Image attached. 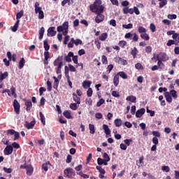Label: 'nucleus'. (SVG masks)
<instances>
[{
	"label": "nucleus",
	"mask_w": 179,
	"mask_h": 179,
	"mask_svg": "<svg viewBox=\"0 0 179 179\" xmlns=\"http://www.w3.org/2000/svg\"><path fill=\"white\" fill-rule=\"evenodd\" d=\"M103 157L106 162H110V156H108V154L106 152H104L103 154Z\"/></svg>",
	"instance_id": "61"
},
{
	"label": "nucleus",
	"mask_w": 179,
	"mask_h": 179,
	"mask_svg": "<svg viewBox=\"0 0 179 179\" xmlns=\"http://www.w3.org/2000/svg\"><path fill=\"white\" fill-rule=\"evenodd\" d=\"M172 38H173V41H175L176 43L179 44V34L175 32V34L172 36Z\"/></svg>",
	"instance_id": "42"
},
{
	"label": "nucleus",
	"mask_w": 179,
	"mask_h": 179,
	"mask_svg": "<svg viewBox=\"0 0 179 179\" xmlns=\"http://www.w3.org/2000/svg\"><path fill=\"white\" fill-rule=\"evenodd\" d=\"M3 153L6 156H9L13 153V147L12 145H7L3 150Z\"/></svg>",
	"instance_id": "8"
},
{
	"label": "nucleus",
	"mask_w": 179,
	"mask_h": 179,
	"mask_svg": "<svg viewBox=\"0 0 179 179\" xmlns=\"http://www.w3.org/2000/svg\"><path fill=\"white\" fill-rule=\"evenodd\" d=\"M63 115L67 118V120H72V115L71 114V110H65L63 113Z\"/></svg>",
	"instance_id": "21"
},
{
	"label": "nucleus",
	"mask_w": 179,
	"mask_h": 179,
	"mask_svg": "<svg viewBox=\"0 0 179 179\" xmlns=\"http://www.w3.org/2000/svg\"><path fill=\"white\" fill-rule=\"evenodd\" d=\"M75 175V171H73L72 168H69L64 171V176L66 178H71L73 176Z\"/></svg>",
	"instance_id": "4"
},
{
	"label": "nucleus",
	"mask_w": 179,
	"mask_h": 179,
	"mask_svg": "<svg viewBox=\"0 0 179 179\" xmlns=\"http://www.w3.org/2000/svg\"><path fill=\"white\" fill-rule=\"evenodd\" d=\"M75 38H71L70 42L68 43L69 48H73V44H75Z\"/></svg>",
	"instance_id": "47"
},
{
	"label": "nucleus",
	"mask_w": 179,
	"mask_h": 179,
	"mask_svg": "<svg viewBox=\"0 0 179 179\" xmlns=\"http://www.w3.org/2000/svg\"><path fill=\"white\" fill-rule=\"evenodd\" d=\"M57 34V31H55V27H51L48 29V36L50 37H54Z\"/></svg>",
	"instance_id": "12"
},
{
	"label": "nucleus",
	"mask_w": 179,
	"mask_h": 179,
	"mask_svg": "<svg viewBox=\"0 0 179 179\" xmlns=\"http://www.w3.org/2000/svg\"><path fill=\"white\" fill-rule=\"evenodd\" d=\"M34 125H36L35 120H32L31 122L26 121L24 127L27 128V129H33V128H34Z\"/></svg>",
	"instance_id": "9"
},
{
	"label": "nucleus",
	"mask_w": 179,
	"mask_h": 179,
	"mask_svg": "<svg viewBox=\"0 0 179 179\" xmlns=\"http://www.w3.org/2000/svg\"><path fill=\"white\" fill-rule=\"evenodd\" d=\"M72 57H73V53L72 52H69L68 55L65 57L66 62H72Z\"/></svg>",
	"instance_id": "18"
},
{
	"label": "nucleus",
	"mask_w": 179,
	"mask_h": 179,
	"mask_svg": "<svg viewBox=\"0 0 179 179\" xmlns=\"http://www.w3.org/2000/svg\"><path fill=\"white\" fill-rule=\"evenodd\" d=\"M141 38H142V40H145V41H149V40H150V37L149 36V34L144 33V34H141L140 35Z\"/></svg>",
	"instance_id": "24"
},
{
	"label": "nucleus",
	"mask_w": 179,
	"mask_h": 179,
	"mask_svg": "<svg viewBox=\"0 0 179 179\" xmlns=\"http://www.w3.org/2000/svg\"><path fill=\"white\" fill-rule=\"evenodd\" d=\"M153 136H155V138H160V132L157 131H152Z\"/></svg>",
	"instance_id": "64"
},
{
	"label": "nucleus",
	"mask_w": 179,
	"mask_h": 179,
	"mask_svg": "<svg viewBox=\"0 0 179 179\" xmlns=\"http://www.w3.org/2000/svg\"><path fill=\"white\" fill-rule=\"evenodd\" d=\"M159 59L163 61V62H166V61H169V57H168L166 52H160L159 55Z\"/></svg>",
	"instance_id": "11"
},
{
	"label": "nucleus",
	"mask_w": 179,
	"mask_h": 179,
	"mask_svg": "<svg viewBox=\"0 0 179 179\" xmlns=\"http://www.w3.org/2000/svg\"><path fill=\"white\" fill-rule=\"evenodd\" d=\"M46 85L48 86V92H51V90H52V84H51V82L48 80Z\"/></svg>",
	"instance_id": "51"
},
{
	"label": "nucleus",
	"mask_w": 179,
	"mask_h": 179,
	"mask_svg": "<svg viewBox=\"0 0 179 179\" xmlns=\"http://www.w3.org/2000/svg\"><path fill=\"white\" fill-rule=\"evenodd\" d=\"M101 61L102 64H103L104 65H107V64H108V60L107 59V57H106V55H102Z\"/></svg>",
	"instance_id": "48"
},
{
	"label": "nucleus",
	"mask_w": 179,
	"mask_h": 179,
	"mask_svg": "<svg viewBox=\"0 0 179 179\" xmlns=\"http://www.w3.org/2000/svg\"><path fill=\"white\" fill-rule=\"evenodd\" d=\"M178 45V43H177V42L175 41V40H169L167 43H166V45L168 47H171V45Z\"/></svg>",
	"instance_id": "33"
},
{
	"label": "nucleus",
	"mask_w": 179,
	"mask_h": 179,
	"mask_svg": "<svg viewBox=\"0 0 179 179\" xmlns=\"http://www.w3.org/2000/svg\"><path fill=\"white\" fill-rule=\"evenodd\" d=\"M119 45L122 48H124L125 45H127V41H120L119 42Z\"/></svg>",
	"instance_id": "58"
},
{
	"label": "nucleus",
	"mask_w": 179,
	"mask_h": 179,
	"mask_svg": "<svg viewBox=\"0 0 179 179\" xmlns=\"http://www.w3.org/2000/svg\"><path fill=\"white\" fill-rule=\"evenodd\" d=\"M157 60L158 68L159 69H163V68H164V63L163 62V60L159 59V57H157Z\"/></svg>",
	"instance_id": "35"
},
{
	"label": "nucleus",
	"mask_w": 179,
	"mask_h": 179,
	"mask_svg": "<svg viewBox=\"0 0 179 179\" xmlns=\"http://www.w3.org/2000/svg\"><path fill=\"white\" fill-rule=\"evenodd\" d=\"M114 68V66L113 64H109L107 67L106 72L107 73H110Z\"/></svg>",
	"instance_id": "57"
},
{
	"label": "nucleus",
	"mask_w": 179,
	"mask_h": 179,
	"mask_svg": "<svg viewBox=\"0 0 179 179\" xmlns=\"http://www.w3.org/2000/svg\"><path fill=\"white\" fill-rule=\"evenodd\" d=\"M64 56H58L53 62L54 66H57L55 69L57 75H59V73H61V69H62V66H64V62H62Z\"/></svg>",
	"instance_id": "2"
},
{
	"label": "nucleus",
	"mask_w": 179,
	"mask_h": 179,
	"mask_svg": "<svg viewBox=\"0 0 179 179\" xmlns=\"http://www.w3.org/2000/svg\"><path fill=\"white\" fill-rule=\"evenodd\" d=\"M19 23H20V20H17L13 27H11L12 31H17V29H19Z\"/></svg>",
	"instance_id": "26"
},
{
	"label": "nucleus",
	"mask_w": 179,
	"mask_h": 179,
	"mask_svg": "<svg viewBox=\"0 0 179 179\" xmlns=\"http://www.w3.org/2000/svg\"><path fill=\"white\" fill-rule=\"evenodd\" d=\"M137 54H138V49L136 48V47H134L131 51V55H132L134 59L136 58Z\"/></svg>",
	"instance_id": "28"
},
{
	"label": "nucleus",
	"mask_w": 179,
	"mask_h": 179,
	"mask_svg": "<svg viewBox=\"0 0 179 179\" xmlns=\"http://www.w3.org/2000/svg\"><path fill=\"white\" fill-rule=\"evenodd\" d=\"M48 164H49V166H51V163H50V162L43 164L42 169L44 170L45 171H48Z\"/></svg>",
	"instance_id": "41"
},
{
	"label": "nucleus",
	"mask_w": 179,
	"mask_h": 179,
	"mask_svg": "<svg viewBox=\"0 0 179 179\" xmlns=\"http://www.w3.org/2000/svg\"><path fill=\"white\" fill-rule=\"evenodd\" d=\"M122 27L124 29H132V27H134V25L131 23L127 24H122Z\"/></svg>",
	"instance_id": "59"
},
{
	"label": "nucleus",
	"mask_w": 179,
	"mask_h": 179,
	"mask_svg": "<svg viewBox=\"0 0 179 179\" xmlns=\"http://www.w3.org/2000/svg\"><path fill=\"white\" fill-rule=\"evenodd\" d=\"M34 8H35V13H39L40 12L43 11V8L40 7V3L37 1L35 3Z\"/></svg>",
	"instance_id": "17"
},
{
	"label": "nucleus",
	"mask_w": 179,
	"mask_h": 179,
	"mask_svg": "<svg viewBox=\"0 0 179 179\" xmlns=\"http://www.w3.org/2000/svg\"><path fill=\"white\" fill-rule=\"evenodd\" d=\"M44 57H45V59L46 61H48V59L50 58V52H48V50H46L45 52H44Z\"/></svg>",
	"instance_id": "62"
},
{
	"label": "nucleus",
	"mask_w": 179,
	"mask_h": 179,
	"mask_svg": "<svg viewBox=\"0 0 179 179\" xmlns=\"http://www.w3.org/2000/svg\"><path fill=\"white\" fill-rule=\"evenodd\" d=\"M87 96L88 97H92V96H93V90H92V88H88L87 91Z\"/></svg>",
	"instance_id": "55"
},
{
	"label": "nucleus",
	"mask_w": 179,
	"mask_h": 179,
	"mask_svg": "<svg viewBox=\"0 0 179 179\" xmlns=\"http://www.w3.org/2000/svg\"><path fill=\"white\" fill-rule=\"evenodd\" d=\"M71 162H72V156L71 155H68L66 159V163L69 164Z\"/></svg>",
	"instance_id": "63"
},
{
	"label": "nucleus",
	"mask_w": 179,
	"mask_h": 179,
	"mask_svg": "<svg viewBox=\"0 0 179 179\" xmlns=\"http://www.w3.org/2000/svg\"><path fill=\"white\" fill-rule=\"evenodd\" d=\"M26 170L27 176H31V174H33V166L28 165Z\"/></svg>",
	"instance_id": "31"
},
{
	"label": "nucleus",
	"mask_w": 179,
	"mask_h": 179,
	"mask_svg": "<svg viewBox=\"0 0 179 179\" xmlns=\"http://www.w3.org/2000/svg\"><path fill=\"white\" fill-rule=\"evenodd\" d=\"M157 57L159 58V55H156V53H154L153 57L151 58V59L152 61H154V62H157V61L159 62Z\"/></svg>",
	"instance_id": "56"
},
{
	"label": "nucleus",
	"mask_w": 179,
	"mask_h": 179,
	"mask_svg": "<svg viewBox=\"0 0 179 179\" xmlns=\"http://www.w3.org/2000/svg\"><path fill=\"white\" fill-rule=\"evenodd\" d=\"M164 96L168 103H171V101H173V98H171V95L170 94V92H165Z\"/></svg>",
	"instance_id": "19"
},
{
	"label": "nucleus",
	"mask_w": 179,
	"mask_h": 179,
	"mask_svg": "<svg viewBox=\"0 0 179 179\" xmlns=\"http://www.w3.org/2000/svg\"><path fill=\"white\" fill-rule=\"evenodd\" d=\"M90 134H94L96 132L94 129V124H89Z\"/></svg>",
	"instance_id": "43"
},
{
	"label": "nucleus",
	"mask_w": 179,
	"mask_h": 179,
	"mask_svg": "<svg viewBox=\"0 0 179 179\" xmlns=\"http://www.w3.org/2000/svg\"><path fill=\"white\" fill-rule=\"evenodd\" d=\"M108 161H106V159H101L100 157H99L97 159V163L99 166H101L102 164H103L104 166H107Z\"/></svg>",
	"instance_id": "20"
},
{
	"label": "nucleus",
	"mask_w": 179,
	"mask_h": 179,
	"mask_svg": "<svg viewBox=\"0 0 179 179\" xmlns=\"http://www.w3.org/2000/svg\"><path fill=\"white\" fill-rule=\"evenodd\" d=\"M73 96L74 101L77 103V104H80V97L78 96V95H76L75 93L73 94Z\"/></svg>",
	"instance_id": "38"
},
{
	"label": "nucleus",
	"mask_w": 179,
	"mask_h": 179,
	"mask_svg": "<svg viewBox=\"0 0 179 179\" xmlns=\"http://www.w3.org/2000/svg\"><path fill=\"white\" fill-rule=\"evenodd\" d=\"M39 117L41 122H42L43 125H45V117L44 116V114H43V112L39 113Z\"/></svg>",
	"instance_id": "32"
},
{
	"label": "nucleus",
	"mask_w": 179,
	"mask_h": 179,
	"mask_svg": "<svg viewBox=\"0 0 179 179\" xmlns=\"http://www.w3.org/2000/svg\"><path fill=\"white\" fill-rule=\"evenodd\" d=\"M118 76H120L122 79H128V76L124 71H120L117 73Z\"/></svg>",
	"instance_id": "34"
},
{
	"label": "nucleus",
	"mask_w": 179,
	"mask_h": 179,
	"mask_svg": "<svg viewBox=\"0 0 179 179\" xmlns=\"http://www.w3.org/2000/svg\"><path fill=\"white\" fill-rule=\"evenodd\" d=\"M115 127H120L122 125V120L121 119H116L114 120Z\"/></svg>",
	"instance_id": "40"
},
{
	"label": "nucleus",
	"mask_w": 179,
	"mask_h": 179,
	"mask_svg": "<svg viewBox=\"0 0 179 179\" xmlns=\"http://www.w3.org/2000/svg\"><path fill=\"white\" fill-rule=\"evenodd\" d=\"M69 29V22L68 21L64 22L62 25L57 27V31L58 33H61L62 31H64V30H67Z\"/></svg>",
	"instance_id": "5"
},
{
	"label": "nucleus",
	"mask_w": 179,
	"mask_h": 179,
	"mask_svg": "<svg viewBox=\"0 0 179 179\" xmlns=\"http://www.w3.org/2000/svg\"><path fill=\"white\" fill-rule=\"evenodd\" d=\"M123 13L127 15L129 13L130 15H134V8H129V7H125L123 8Z\"/></svg>",
	"instance_id": "16"
},
{
	"label": "nucleus",
	"mask_w": 179,
	"mask_h": 179,
	"mask_svg": "<svg viewBox=\"0 0 179 179\" xmlns=\"http://www.w3.org/2000/svg\"><path fill=\"white\" fill-rule=\"evenodd\" d=\"M107 37H108V34H107V33H103L99 36V39L101 41H106V40H107Z\"/></svg>",
	"instance_id": "27"
},
{
	"label": "nucleus",
	"mask_w": 179,
	"mask_h": 179,
	"mask_svg": "<svg viewBox=\"0 0 179 179\" xmlns=\"http://www.w3.org/2000/svg\"><path fill=\"white\" fill-rule=\"evenodd\" d=\"M169 94H171V96H172L173 99H177V97H178V96L177 95V91L174 90H171L169 92Z\"/></svg>",
	"instance_id": "45"
},
{
	"label": "nucleus",
	"mask_w": 179,
	"mask_h": 179,
	"mask_svg": "<svg viewBox=\"0 0 179 179\" xmlns=\"http://www.w3.org/2000/svg\"><path fill=\"white\" fill-rule=\"evenodd\" d=\"M132 36H133V38H132L133 41L136 42L138 41V40H139V36H138V34H136V33H134L133 34L131 32L127 33L124 35V38H131Z\"/></svg>",
	"instance_id": "6"
},
{
	"label": "nucleus",
	"mask_w": 179,
	"mask_h": 179,
	"mask_svg": "<svg viewBox=\"0 0 179 179\" xmlns=\"http://www.w3.org/2000/svg\"><path fill=\"white\" fill-rule=\"evenodd\" d=\"M102 128H103L106 136H111V130H110V128H108V125L103 124Z\"/></svg>",
	"instance_id": "15"
},
{
	"label": "nucleus",
	"mask_w": 179,
	"mask_h": 179,
	"mask_svg": "<svg viewBox=\"0 0 179 179\" xmlns=\"http://www.w3.org/2000/svg\"><path fill=\"white\" fill-rule=\"evenodd\" d=\"M127 101H131V103H136V96L131 95V96H128L126 98Z\"/></svg>",
	"instance_id": "23"
},
{
	"label": "nucleus",
	"mask_w": 179,
	"mask_h": 179,
	"mask_svg": "<svg viewBox=\"0 0 179 179\" xmlns=\"http://www.w3.org/2000/svg\"><path fill=\"white\" fill-rule=\"evenodd\" d=\"M24 101H25V106H26V111H30L31 110V108L33 107V103H31V101L24 99Z\"/></svg>",
	"instance_id": "14"
},
{
	"label": "nucleus",
	"mask_w": 179,
	"mask_h": 179,
	"mask_svg": "<svg viewBox=\"0 0 179 179\" xmlns=\"http://www.w3.org/2000/svg\"><path fill=\"white\" fill-rule=\"evenodd\" d=\"M45 32V29H44V27H42L39 30V40H43V37H44Z\"/></svg>",
	"instance_id": "30"
},
{
	"label": "nucleus",
	"mask_w": 179,
	"mask_h": 179,
	"mask_svg": "<svg viewBox=\"0 0 179 179\" xmlns=\"http://www.w3.org/2000/svg\"><path fill=\"white\" fill-rule=\"evenodd\" d=\"M6 135L11 136L14 135L13 141H17L20 138V133L15 131V129H8L7 130Z\"/></svg>",
	"instance_id": "3"
},
{
	"label": "nucleus",
	"mask_w": 179,
	"mask_h": 179,
	"mask_svg": "<svg viewBox=\"0 0 179 179\" xmlns=\"http://www.w3.org/2000/svg\"><path fill=\"white\" fill-rule=\"evenodd\" d=\"M90 85H92V82L85 80L83 83V87L84 89H87V87H90Z\"/></svg>",
	"instance_id": "37"
},
{
	"label": "nucleus",
	"mask_w": 179,
	"mask_h": 179,
	"mask_svg": "<svg viewBox=\"0 0 179 179\" xmlns=\"http://www.w3.org/2000/svg\"><path fill=\"white\" fill-rule=\"evenodd\" d=\"M24 14V11L23 10H21L19 13L16 14V20H20V19L23 17Z\"/></svg>",
	"instance_id": "29"
},
{
	"label": "nucleus",
	"mask_w": 179,
	"mask_h": 179,
	"mask_svg": "<svg viewBox=\"0 0 179 179\" xmlns=\"http://www.w3.org/2000/svg\"><path fill=\"white\" fill-rule=\"evenodd\" d=\"M77 174L78 176H80V177H83V178H85V179L89 178V176L87 175V174L83 173V172H82V171H80L79 173H77Z\"/></svg>",
	"instance_id": "53"
},
{
	"label": "nucleus",
	"mask_w": 179,
	"mask_h": 179,
	"mask_svg": "<svg viewBox=\"0 0 179 179\" xmlns=\"http://www.w3.org/2000/svg\"><path fill=\"white\" fill-rule=\"evenodd\" d=\"M159 1H160V3H159L160 8H164V6H166V5H167V0H162Z\"/></svg>",
	"instance_id": "49"
},
{
	"label": "nucleus",
	"mask_w": 179,
	"mask_h": 179,
	"mask_svg": "<svg viewBox=\"0 0 179 179\" xmlns=\"http://www.w3.org/2000/svg\"><path fill=\"white\" fill-rule=\"evenodd\" d=\"M138 33H140V34H143L144 33H146L147 30H146V28H145L142 26H138Z\"/></svg>",
	"instance_id": "36"
},
{
	"label": "nucleus",
	"mask_w": 179,
	"mask_h": 179,
	"mask_svg": "<svg viewBox=\"0 0 179 179\" xmlns=\"http://www.w3.org/2000/svg\"><path fill=\"white\" fill-rule=\"evenodd\" d=\"M24 64H26V60H24V58L22 57L20 59V60L18 63L19 69H22L23 68V66H24Z\"/></svg>",
	"instance_id": "25"
},
{
	"label": "nucleus",
	"mask_w": 179,
	"mask_h": 179,
	"mask_svg": "<svg viewBox=\"0 0 179 179\" xmlns=\"http://www.w3.org/2000/svg\"><path fill=\"white\" fill-rule=\"evenodd\" d=\"M113 83L115 87H117L120 83V76L117 74H116L113 78Z\"/></svg>",
	"instance_id": "22"
},
{
	"label": "nucleus",
	"mask_w": 179,
	"mask_h": 179,
	"mask_svg": "<svg viewBox=\"0 0 179 179\" xmlns=\"http://www.w3.org/2000/svg\"><path fill=\"white\" fill-rule=\"evenodd\" d=\"M96 15H97L95 17L96 23H101L104 20V15L99 13H96Z\"/></svg>",
	"instance_id": "10"
},
{
	"label": "nucleus",
	"mask_w": 179,
	"mask_h": 179,
	"mask_svg": "<svg viewBox=\"0 0 179 179\" xmlns=\"http://www.w3.org/2000/svg\"><path fill=\"white\" fill-rule=\"evenodd\" d=\"M104 103H106V101L104 100V99L101 98V99H99V101L96 103V107H101V106H103V104H104Z\"/></svg>",
	"instance_id": "46"
},
{
	"label": "nucleus",
	"mask_w": 179,
	"mask_h": 179,
	"mask_svg": "<svg viewBox=\"0 0 179 179\" xmlns=\"http://www.w3.org/2000/svg\"><path fill=\"white\" fill-rule=\"evenodd\" d=\"M131 142H132V139H125L124 140V143L127 145V146H130L131 145Z\"/></svg>",
	"instance_id": "60"
},
{
	"label": "nucleus",
	"mask_w": 179,
	"mask_h": 179,
	"mask_svg": "<svg viewBox=\"0 0 179 179\" xmlns=\"http://www.w3.org/2000/svg\"><path fill=\"white\" fill-rule=\"evenodd\" d=\"M74 44L75 45H82L83 44V41H82V40L80 39H76L74 40Z\"/></svg>",
	"instance_id": "54"
},
{
	"label": "nucleus",
	"mask_w": 179,
	"mask_h": 179,
	"mask_svg": "<svg viewBox=\"0 0 179 179\" xmlns=\"http://www.w3.org/2000/svg\"><path fill=\"white\" fill-rule=\"evenodd\" d=\"M90 9L94 13H103L104 12V6L101 5V0H95L94 3L90 6Z\"/></svg>",
	"instance_id": "1"
},
{
	"label": "nucleus",
	"mask_w": 179,
	"mask_h": 179,
	"mask_svg": "<svg viewBox=\"0 0 179 179\" xmlns=\"http://www.w3.org/2000/svg\"><path fill=\"white\" fill-rule=\"evenodd\" d=\"M3 170L4 173H6L7 174H10V173H12V171H13L12 168H6V167H3Z\"/></svg>",
	"instance_id": "50"
},
{
	"label": "nucleus",
	"mask_w": 179,
	"mask_h": 179,
	"mask_svg": "<svg viewBox=\"0 0 179 179\" xmlns=\"http://www.w3.org/2000/svg\"><path fill=\"white\" fill-rule=\"evenodd\" d=\"M43 47L45 51H48V50H50V45H48V40L46 39L43 41Z\"/></svg>",
	"instance_id": "44"
},
{
	"label": "nucleus",
	"mask_w": 179,
	"mask_h": 179,
	"mask_svg": "<svg viewBox=\"0 0 179 179\" xmlns=\"http://www.w3.org/2000/svg\"><path fill=\"white\" fill-rule=\"evenodd\" d=\"M70 108L74 111L78 110V104L76 103H71Z\"/></svg>",
	"instance_id": "52"
},
{
	"label": "nucleus",
	"mask_w": 179,
	"mask_h": 179,
	"mask_svg": "<svg viewBox=\"0 0 179 179\" xmlns=\"http://www.w3.org/2000/svg\"><path fill=\"white\" fill-rule=\"evenodd\" d=\"M9 76L8 71H5L4 73H0V81L3 80V79H6Z\"/></svg>",
	"instance_id": "39"
},
{
	"label": "nucleus",
	"mask_w": 179,
	"mask_h": 179,
	"mask_svg": "<svg viewBox=\"0 0 179 179\" xmlns=\"http://www.w3.org/2000/svg\"><path fill=\"white\" fill-rule=\"evenodd\" d=\"M145 112H146V110L145 109V108H142L136 110V118H141L142 117V115H143V114H145Z\"/></svg>",
	"instance_id": "13"
},
{
	"label": "nucleus",
	"mask_w": 179,
	"mask_h": 179,
	"mask_svg": "<svg viewBox=\"0 0 179 179\" xmlns=\"http://www.w3.org/2000/svg\"><path fill=\"white\" fill-rule=\"evenodd\" d=\"M13 107L15 113L17 115L20 114V103L16 99L13 101Z\"/></svg>",
	"instance_id": "7"
}]
</instances>
